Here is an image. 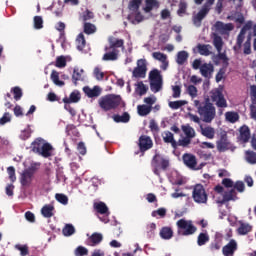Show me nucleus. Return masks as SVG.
<instances>
[{"instance_id": "obj_1", "label": "nucleus", "mask_w": 256, "mask_h": 256, "mask_svg": "<svg viewBox=\"0 0 256 256\" xmlns=\"http://www.w3.org/2000/svg\"><path fill=\"white\" fill-rule=\"evenodd\" d=\"M194 107L197 109L203 123H213V120L217 117V110L209 98H206L203 102L194 100Z\"/></svg>"}, {"instance_id": "obj_2", "label": "nucleus", "mask_w": 256, "mask_h": 256, "mask_svg": "<svg viewBox=\"0 0 256 256\" xmlns=\"http://www.w3.org/2000/svg\"><path fill=\"white\" fill-rule=\"evenodd\" d=\"M119 48L125 49V40L110 38L109 46L105 47L106 53L102 57V61H117L119 59Z\"/></svg>"}, {"instance_id": "obj_3", "label": "nucleus", "mask_w": 256, "mask_h": 256, "mask_svg": "<svg viewBox=\"0 0 256 256\" xmlns=\"http://www.w3.org/2000/svg\"><path fill=\"white\" fill-rule=\"evenodd\" d=\"M98 103L102 111H113V109H117L123 103V99L119 95L108 94L101 97Z\"/></svg>"}, {"instance_id": "obj_4", "label": "nucleus", "mask_w": 256, "mask_h": 256, "mask_svg": "<svg viewBox=\"0 0 256 256\" xmlns=\"http://www.w3.org/2000/svg\"><path fill=\"white\" fill-rule=\"evenodd\" d=\"M177 233L182 237H189V235H194L197 231V227L193 225L191 220L180 219L176 222Z\"/></svg>"}, {"instance_id": "obj_5", "label": "nucleus", "mask_w": 256, "mask_h": 256, "mask_svg": "<svg viewBox=\"0 0 256 256\" xmlns=\"http://www.w3.org/2000/svg\"><path fill=\"white\" fill-rule=\"evenodd\" d=\"M149 80L152 93H159L163 89V76L158 69L150 71Z\"/></svg>"}, {"instance_id": "obj_6", "label": "nucleus", "mask_w": 256, "mask_h": 256, "mask_svg": "<svg viewBox=\"0 0 256 256\" xmlns=\"http://www.w3.org/2000/svg\"><path fill=\"white\" fill-rule=\"evenodd\" d=\"M151 167L153 169L154 175H161V172H159V169H162L163 171H167L169 168V159L161 156V154H155L151 161Z\"/></svg>"}, {"instance_id": "obj_7", "label": "nucleus", "mask_w": 256, "mask_h": 256, "mask_svg": "<svg viewBox=\"0 0 256 256\" xmlns=\"http://www.w3.org/2000/svg\"><path fill=\"white\" fill-rule=\"evenodd\" d=\"M192 198L195 203L198 204H207L209 195L202 184H196L192 191Z\"/></svg>"}, {"instance_id": "obj_8", "label": "nucleus", "mask_w": 256, "mask_h": 256, "mask_svg": "<svg viewBox=\"0 0 256 256\" xmlns=\"http://www.w3.org/2000/svg\"><path fill=\"white\" fill-rule=\"evenodd\" d=\"M210 100L220 109H225L227 107L225 95H223V91L219 90V88H215L210 91Z\"/></svg>"}, {"instance_id": "obj_9", "label": "nucleus", "mask_w": 256, "mask_h": 256, "mask_svg": "<svg viewBox=\"0 0 256 256\" xmlns=\"http://www.w3.org/2000/svg\"><path fill=\"white\" fill-rule=\"evenodd\" d=\"M213 39V45L215 49L218 51L217 58L220 59V61H223L224 63H227L229 61V58H227V54L223 51V38L219 36L217 33L212 34Z\"/></svg>"}, {"instance_id": "obj_10", "label": "nucleus", "mask_w": 256, "mask_h": 256, "mask_svg": "<svg viewBox=\"0 0 256 256\" xmlns=\"http://www.w3.org/2000/svg\"><path fill=\"white\" fill-rule=\"evenodd\" d=\"M132 75L136 79H145V75H147V61L145 59L137 61V67L134 68Z\"/></svg>"}, {"instance_id": "obj_11", "label": "nucleus", "mask_w": 256, "mask_h": 256, "mask_svg": "<svg viewBox=\"0 0 256 256\" xmlns=\"http://www.w3.org/2000/svg\"><path fill=\"white\" fill-rule=\"evenodd\" d=\"M138 147L140 149V153L144 155L145 151H149V149L153 148V140H151V137L147 135H141L138 140Z\"/></svg>"}, {"instance_id": "obj_12", "label": "nucleus", "mask_w": 256, "mask_h": 256, "mask_svg": "<svg viewBox=\"0 0 256 256\" xmlns=\"http://www.w3.org/2000/svg\"><path fill=\"white\" fill-rule=\"evenodd\" d=\"M214 28L216 30L217 33H219L220 35H229L230 31H233V29H235V26L233 25V23H223L221 21H217L214 24Z\"/></svg>"}, {"instance_id": "obj_13", "label": "nucleus", "mask_w": 256, "mask_h": 256, "mask_svg": "<svg viewBox=\"0 0 256 256\" xmlns=\"http://www.w3.org/2000/svg\"><path fill=\"white\" fill-rule=\"evenodd\" d=\"M182 161L188 169H197V156L191 153H184L182 155Z\"/></svg>"}, {"instance_id": "obj_14", "label": "nucleus", "mask_w": 256, "mask_h": 256, "mask_svg": "<svg viewBox=\"0 0 256 256\" xmlns=\"http://www.w3.org/2000/svg\"><path fill=\"white\" fill-rule=\"evenodd\" d=\"M238 249L237 241L235 239H231L229 243H227L222 248V255L224 256H235V252Z\"/></svg>"}, {"instance_id": "obj_15", "label": "nucleus", "mask_w": 256, "mask_h": 256, "mask_svg": "<svg viewBox=\"0 0 256 256\" xmlns=\"http://www.w3.org/2000/svg\"><path fill=\"white\" fill-rule=\"evenodd\" d=\"M33 175H35V171H33V169H26L23 171L20 178L22 187H29V185H31V181H33Z\"/></svg>"}, {"instance_id": "obj_16", "label": "nucleus", "mask_w": 256, "mask_h": 256, "mask_svg": "<svg viewBox=\"0 0 256 256\" xmlns=\"http://www.w3.org/2000/svg\"><path fill=\"white\" fill-rule=\"evenodd\" d=\"M239 197H237V191L235 189H231L229 191H225L223 193V199L218 200L217 203L219 205H225V203H229V201H237Z\"/></svg>"}, {"instance_id": "obj_17", "label": "nucleus", "mask_w": 256, "mask_h": 256, "mask_svg": "<svg viewBox=\"0 0 256 256\" xmlns=\"http://www.w3.org/2000/svg\"><path fill=\"white\" fill-rule=\"evenodd\" d=\"M250 98L252 103V105L250 106V115L251 119H254V121L256 122V85L250 86Z\"/></svg>"}, {"instance_id": "obj_18", "label": "nucleus", "mask_w": 256, "mask_h": 256, "mask_svg": "<svg viewBox=\"0 0 256 256\" xmlns=\"http://www.w3.org/2000/svg\"><path fill=\"white\" fill-rule=\"evenodd\" d=\"M83 91L85 95L88 96L89 99H95L101 95V87L99 86H94L93 88L89 86H85L83 88Z\"/></svg>"}, {"instance_id": "obj_19", "label": "nucleus", "mask_w": 256, "mask_h": 256, "mask_svg": "<svg viewBox=\"0 0 256 256\" xmlns=\"http://www.w3.org/2000/svg\"><path fill=\"white\" fill-rule=\"evenodd\" d=\"M217 150L223 153L229 149V140L227 139V134H222L220 139L216 142Z\"/></svg>"}, {"instance_id": "obj_20", "label": "nucleus", "mask_w": 256, "mask_h": 256, "mask_svg": "<svg viewBox=\"0 0 256 256\" xmlns=\"http://www.w3.org/2000/svg\"><path fill=\"white\" fill-rule=\"evenodd\" d=\"M103 241V234L95 232L87 239L89 247H97Z\"/></svg>"}, {"instance_id": "obj_21", "label": "nucleus", "mask_w": 256, "mask_h": 256, "mask_svg": "<svg viewBox=\"0 0 256 256\" xmlns=\"http://www.w3.org/2000/svg\"><path fill=\"white\" fill-rule=\"evenodd\" d=\"M214 71H215V67H213V64L205 63L200 67V73L202 77H206V79H209V77L213 75Z\"/></svg>"}, {"instance_id": "obj_22", "label": "nucleus", "mask_w": 256, "mask_h": 256, "mask_svg": "<svg viewBox=\"0 0 256 256\" xmlns=\"http://www.w3.org/2000/svg\"><path fill=\"white\" fill-rule=\"evenodd\" d=\"M53 150V146L49 144V142H46L42 146V150L40 151V153H38V155H41V157H44V159H49V157L53 156Z\"/></svg>"}, {"instance_id": "obj_23", "label": "nucleus", "mask_w": 256, "mask_h": 256, "mask_svg": "<svg viewBox=\"0 0 256 256\" xmlns=\"http://www.w3.org/2000/svg\"><path fill=\"white\" fill-rule=\"evenodd\" d=\"M200 133L206 139H215V128L211 126H200Z\"/></svg>"}, {"instance_id": "obj_24", "label": "nucleus", "mask_w": 256, "mask_h": 256, "mask_svg": "<svg viewBox=\"0 0 256 256\" xmlns=\"http://www.w3.org/2000/svg\"><path fill=\"white\" fill-rule=\"evenodd\" d=\"M240 141L242 143H249V139H251V130L248 128V126L244 125L240 128Z\"/></svg>"}, {"instance_id": "obj_25", "label": "nucleus", "mask_w": 256, "mask_h": 256, "mask_svg": "<svg viewBox=\"0 0 256 256\" xmlns=\"http://www.w3.org/2000/svg\"><path fill=\"white\" fill-rule=\"evenodd\" d=\"M81 101V92L78 90H74L72 93H70L69 98L65 97L63 98V103H79Z\"/></svg>"}, {"instance_id": "obj_26", "label": "nucleus", "mask_w": 256, "mask_h": 256, "mask_svg": "<svg viewBox=\"0 0 256 256\" xmlns=\"http://www.w3.org/2000/svg\"><path fill=\"white\" fill-rule=\"evenodd\" d=\"M223 247V236L216 234L215 239L210 244L211 251H219Z\"/></svg>"}, {"instance_id": "obj_27", "label": "nucleus", "mask_w": 256, "mask_h": 256, "mask_svg": "<svg viewBox=\"0 0 256 256\" xmlns=\"http://www.w3.org/2000/svg\"><path fill=\"white\" fill-rule=\"evenodd\" d=\"M198 53L200 55H203L204 57H209L211 55V49H213V46L211 44H198L197 45Z\"/></svg>"}, {"instance_id": "obj_28", "label": "nucleus", "mask_w": 256, "mask_h": 256, "mask_svg": "<svg viewBox=\"0 0 256 256\" xmlns=\"http://www.w3.org/2000/svg\"><path fill=\"white\" fill-rule=\"evenodd\" d=\"M240 226L237 229L238 235H247L253 231V226H251L249 223H245L240 221Z\"/></svg>"}, {"instance_id": "obj_29", "label": "nucleus", "mask_w": 256, "mask_h": 256, "mask_svg": "<svg viewBox=\"0 0 256 256\" xmlns=\"http://www.w3.org/2000/svg\"><path fill=\"white\" fill-rule=\"evenodd\" d=\"M45 143L46 142L43 140V138H37L35 141H33L31 144L33 153H37L39 155Z\"/></svg>"}, {"instance_id": "obj_30", "label": "nucleus", "mask_w": 256, "mask_h": 256, "mask_svg": "<svg viewBox=\"0 0 256 256\" xmlns=\"http://www.w3.org/2000/svg\"><path fill=\"white\" fill-rule=\"evenodd\" d=\"M164 143H170L173 147V149H177V141L175 140V137L173 136V133L169 131H165L162 135Z\"/></svg>"}, {"instance_id": "obj_31", "label": "nucleus", "mask_w": 256, "mask_h": 256, "mask_svg": "<svg viewBox=\"0 0 256 256\" xmlns=\"http://www.w3.org/2000/svg\"><path fill=\"white\" fill-rule=\"evenodd\" d=\"M145 13H151L154 9H159V1L158 0H145Z\"/></svg>"}, {"instance_id": "obj_32", "label": "nucleus", "mask_w": 256, "mask_h": 256, "mask_svg": "<svg viewBox=\"0 0 256 256\" xmlns=\"http://www.w3.org/2000/svg\"><path fill=\"white\" fill-rule=\"evenodd\" d=\"M112 119L115 123H129V121H131V116L129 115V112H124L123 115L115 114L112 116Z\"/></svg>"}, {"instance_id": "obj_33", "label": "nucleus", "mask_w": 256, "mask_h": 256, "mask_svg": "<svg viewBox=\"0 0 256 256\" xmlns=\"http://www.w3.org/2000/svg\"><path fill=\"white\" fill-rule=\"evenodd\" d=\"M94 209L97 211V213H100V215H107V213H109V208L105 202L94 203Z\"/></svg>"}, {"instance_id": "obj_34", "label": "nucleus", "mask_w": 256, "mask_h": 256, "mask_svg": "<svg viewBox=\"0 0 256 256\" xmlns=\"http://www.w3.org/2000/svg\"><path fill=\"white\" fill-rule=\"evenodd\" d=\"M181 129L183 131V133L186 135L185 137L188 139H193L195 138V129H193V127H191V125L186 124V125H182Z\"/></svg>"}, {"instance_id": "obj_35", "label": "nucleus", "mask_w": 256, "mask_h": 256, "mask_svg": "<svg viewBox=\"0 0 256 256\" xmlns=\"http://www.w3.org/2000/svg\"><path fill=\"white\" fill-rule=\"evenodd\" d=\"M137 110H138V115H140V117H146V115H149V113H151V111L153 110V106H148L145 104L138 105Z\"/></svg>"}, {"instance_id": "obj_36", "label": "nucleus", "mask_w": 256, "mask_h": 256, "mask_svg": "<svg viewBox=\"0 0 256 256\" xmlns=\"http://www.w3.org/2000/svg\"><path fill=\"white\" fill-rule=\"evenodd\" d=\"M54 210H55V207H53V205H45L42 207L41 213L43 217H45L46 219H51V217H53Z\"/></svg>"}, {"instance_id": "obj_37", "label": "nucleus", "mask_w": 256, "mask_h": 256, "mask_svg": "<svg viewBox=\"0 0 256 256\" xmlns=\"http://www.w3.org/2000/svg\"><path fill=\"white\" fill-rule=\"evenodd\" d=\"M152 57L153 59H156V61H161V63H165L162 69H167V55L161 52H153Z\"/></svg>"}, {"instance_id": "obj_38", "label": "nucleus", "mask_w": 256, "mask_h": 256, "mask_svg": "<svg viewBox=\"0 0 256 256\" xmlns=\"http://www.w3.org/2000/svg\"><path fill=\"white\" fill-rule=\"evenodd\" d=\"M245 161L250 165H256V152L247 150L245 152Z\"/></svg>"}, {"instance_id": "obj_39", "label": "nucleus", "mask_w": 256, "mask_h": 256, "mask_svg": "<svg viewBox=\"0 0 256 256\" xmlns=\"http://www.w3.org/2000/svg\"><path fill=\"white\" fill-rule=\"evenodd\" d=\"M209 234L207 232L205 233H200L198 235V238H197V245L199 247H203V245H207V243H209Z\"/></svg>"}, {"instance_id": "obj_40", "label": "nucleus", "mask_w": 256, "mask_h": 256, "mask_svg": "<svg viewBox=\"0 0 256 256\" xmlns=\"http://www.w3.org/2000/svg\"><path fill=\"white\" fill-rule=\"evenodd\" d=\"M187 59H189V53H187V51L178 52L176 59L178 65H185Z\"/></svg>"}, {"instance_id": "obj_41", "label": "nucleus", "mask_w": 256, "mask_h": 256, "mask_svg": "<svg viewBox=\"0 0 256 256\" xmlns=\"http://www.w3.org/2000/svg\"><path fill=\"white\" fill-rule=\"evenodd\" d=\"M76 43H77L78 51H83L85 49V45H87V41L85 40V35H83V33H80L77 36Z\"/></svg>"}, {"instance_id": "obj_42", "label": "nucleus", "mask_w": 256, "mask_h": 256, "mask_svg": "<svg viewBox=\"0 0 256 256\" xmlns=\"http://www.w3.org/2000/svg\"><path fill=\"white\" fill-rule=\"evenodd\" d=\"M160 237L162 239H171L173 237V229L171 227H163L160 231Z\"/></svg>"}, {"instance_id": "obj_43", "label": "nucleus", "mask_w": 256, "mask_h": 256, "mask_svg": "<svg viewBox=\"0 0 256 256\" xmlns=\"http://www.w3.org/2000/svg\"><path fill=\"white\" fill-rule=\"evenodd\" d=\"M51 81L55 83L58 87H63L65 85V82L62 80H59V72L53 70L51 75H50Z\"/></svg>"}, {"instance_id": "obj_44", "label": "nucleus", "mask_w": 256, "mask_h": 256, "mask_svg": "<svg viewBox=\"0 0 256 256\" xmlns=\"http://www.w3.org/2000/svg\"><path fill=\"white\" fill-rule=\"evenodd\" d=\"M64 237H71L75 233V226L73 224H66L62 229Z\"/></svg>"}, {"instance_id": "obj_45", "label": "nucleus", "mask_w": 256, "mask_h": 256, "mask_svg": "<svg viewBox=\"0 0 256 256\" xmlns=\"http://www.w3.org/2000/svg\"><path fill=\"white\" fill-rule=\"evenodd\" d=\"M97 32V27L95 24H91L89 22L84 23V33L86 35H93V33Z\"/></svg>"}, {"instance_id": "obj_46", "label": "nucleus", "mask_w": 256, "mask_h": 256, "mask_svg": "<svg viewBox=\"0 0 256 256\" xmlns=\"http://www.w3.org/2000/svg\"><path fill=\"white\" fill-rule=\"evenodd\" d=\"M243 41H245V34L240 32L236 39V45L233 47L234 51H239L243 47Z\"/></svg>"}, {"instance_id": "obj_47", "label": "nucleus", "mask_w": 256, "mask_h": 256, "mask_svg": "<svg viewBox=\"0 0 256 256\" xmlns=\"http://www.w3.org/2000/svg\"><path fill=\"white\" fill-rule=\"evenodd\" d=\"M225 118L229 123H237L239 121V114L237 112H226Z\"/></svg>"}, {"instance_id": "obj_48", "label": "nucleus", "mask_w": 256, "mask_h": 256, "mask_svg": "<svg viewBox=\"0 0 256 256\" xmlns=\"http://www.w3.org/2000/svg\"><path fill=\"white\" fill-rule=\"evenodd\" d=\"M169 107L170 109H181V107H183L184 105H187V101L185 100H177V101H171L169 102Z\"/></svg>"}, {"instance_id": "obj_49", "label": "nucleus", "mask_w": 256, "mask_h": 256, "mask_svg": "<svg viewBox=\"0 0 256 256\" xmlns=\"http://www.w3.org/2000/svg\"><path fill=\"white\" fill-rule=\"evenodd\" d=\"M141 3H143V0H131L129 3V9L130 11H139V7H141Z\"/></svg>"}, {"instance_id": "obj_50", "label": "nucleus", "mask_w": 256, "mask_h": 256, "mask_svg": "<svg viewBox=\"0 0 256 256\" xmlns=\"http://www.w3.org/2000/svg\"><path fill=\"white\" fill-rule=\"evenodd\" d=\"M75 256H87L89 255V250L84 246H78L74 251Z\"/></svg>"}, {"instance_id": "obj_51", "label": "nucleus", "mask_w": 256, "mask_h": 256, "mask_svg": "<svg viewBox=\"0 0 256 256\" xmlns=\"http://www.w3.org/2000/svg\"><path fill=\"white\" fill-rule=\"evenodd\" d=\"M34 29H43V17L42 16H34L33 18Z\"/></svg>"}, {"instance_id": "obj_52", "label": "nucleus", "mask_w": 256, "mask_h": 256, "mask_svg": "<svg viewBox=\"0 0 256 256\" xmlns=\"http://www.w3.org/2000/svg\"><path fill=\"white\" fill-rule=\"evenodd\" d=\"M243 53L244 55H251V36L243 44Z\"/></svg>"}, {"instance_id": "obj_53", "label": "nucleus", "mask_w": 256, "mask_h": 256, "mask_svg": "<svg viewBox=\"0 0 256 256\" xmlns=\"http://www.w3.org/2000/svg\"><path fill=\"white\" fill-rule=\"evenodd\" d=\"M189 145H191V139L184 137L176 142V149L177 147H189Z\"/></svg>"}, {"instance_id": "obj_54", "label": "nucleus", "mask_w": 256, "mask_h": 256, "mask_svg": "<svg viewBox=\"0 0 256 256\" xmlns=\"http://www.w3.org/2000/svg\"><path fill=\"white\" fill-rule=\"evenodd\" d=\"M56 67L59 69H63V67H67V59H65V56H59L56 58Z\"/></svg>"}, {"instance_id": "obj_55", "label": "nucleus", "mask_w": 256, "mask_h": 256, "mask_svg": "<svg viewBox=\"0 0 256 256\" xmlns=\"http://www.w3.org/2000/svg\"><path fill=\"white\" fill-rule=\"evenodd\" d=\"M93 75L97 81H103L105 79V73L99 67L94 68Z\"/></svg>"}, {"instance_id": "obj_56", "label": "nucleus", "mask_w": 256, "mask_h": 256, "mask_svg": "<svg viewBox=\"0 0 256 256\" xmlns=\"http://www.w3.org/2000/svg\"><path fill=\"white\" fill-rule=\"evenodd\" d=\"M148 89L149 88L141 81L138 83L136 91L140 96H143L147 93Z\"/></svg>"}, {"instance_id": "obj_57", "label": "nucleus", "mask_w": 256, "mask_h": 256, "mask_svg": "<svg viewBox=\"0 0 256 256\" xmlns=\"http://www.w3.org/2000/svg\"><path fill=\"white\" fill-rule=\"evenodd\" d=\"M12 93L14 95L15 101H19L23 97V90L17 86L12 88Z\"/></svg>"}, {"instance_id": "obj_58", "label": "nucleus", "mask_w": 256, "mask_h": 256, "mask_svg": "<svg viewBox=\"0 0 256 256\" xmlns=\"http://www.w3.org/2000/svg\"><path fill=\"white\" fill-rule=\"evenodd\" d=\"M209 11H211V6L209 4L204 3L198 14L202 17H207V15H209Z\"/></svg>"}, {"instance_id": "obj_59", "label": "nucleus", "mask_w": 256, "mask_h": 256, "mask_svg": "<svg viewBox=\"0 0 256 256\" xmlns=\"http://www.w3.org/2000/svg\"><path fill=\"white\" fill-rule=\"evenodd\" d=\"M15 249H17L18 251H20V255H21V256H27V255H29V247H28L27 245L22 246V245L17 244V245L15 246Z\"/></svg>"}, {"instance_id": "obj_60", "label": "nucleus", "mask_w": 256, "mask_h": 256, "mask_svg": "<svg viewBox=\"0 0 256 256\" xmlns=\"http://www.w3.org/2000/svg\"><path fill=\"white\" fill-rule=\"evenodd\" d=\"M7 173L9 175V179L12 183H15L17 181V176H15V167L9 166L7 168Z\"/></svg>"}, {"instance_id": "obj_61", "label": "nucleus", "mask_w": 256, "mask_h": 256, "mask_svg": "<svg viewBox=\"0 0 256 256\" xmlns=\"http://www.w3.org/2000/svg\"><path fill=\"white\" fill-rule=\"evenodd\" d=\"M234 191L236 189V191H238V193H244L245 191V183H243V181H237L234 185H233Z\"/></svg>"}, {"instance_id": "obj_62", "label": "nucleus", "mask_w": 256, "mask_h": 256, "mask_svg": "<svg viewBox=\"0 0 256 256\" xmlns=\"http://www.w3.org/2000/svg\"><path fill=\"white\" fill-rule=\"evenodd\" d=\"M56 201L62 203V205H67L69 203V198L65 194H56Z\"/></svg>"}, {"instance_id": "obj_63", "label": "nucleus", "mask_w": 256, "mask_h": 256, "mask_svg": "<svg viewBox=\"0 0 256 256\" xmlns=\"http://www.w3.org/2000/svg\"><path fill=\"white\" fill-rule=\"evenodd\" d=\"M157 215H159L161 218L165 217V215H167V209L159 208L158 210H154L152 212V217H157Z\"/></svg>"}, {"instance_id": "obj_64", "label": "nucleus", "mask_w": 256, "mask_h": 256, "mask_svg": "<svg viewBox=\"0 0 256 256\" xmlns=\"http://www.w3.org/2000/svg\"><path fill=\"white\" fill-rule=\"evenodd\" d=\"M95 17V15L93 14V12L89 11V10H86L83 15H82V20L84 22H87V21H91V19H93Z\"/></svg>"}]
</instances>
